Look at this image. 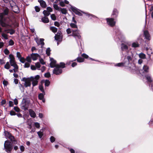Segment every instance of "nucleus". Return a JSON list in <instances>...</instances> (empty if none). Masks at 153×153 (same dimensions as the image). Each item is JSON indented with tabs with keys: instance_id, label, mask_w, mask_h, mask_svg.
<instances>
[{
	"instance_id": "3",
	"label": "nucleus",
	"mask_w": 153,
	"mask_h": 153,
	"mask_svg": "<svg viewBox=\"0 0 153 153\" xmlns=\"http://www.w3.org/2000/svg\"><path fill=\"white\" fill-rule=\"evenodd\" d=\"M8 58L10 59L9 62L10 65L14 68H17L18 65L16 63L15 58L13 55L12 54H10Z\"/></svg>"
},
{
	"instance_id": "25",
	"label": "nucleus",
	"mask_w": 153,
	"mask_h": 153,
	"mask_svg": "<svg viewBox=\"0 0 153 153\" xmlns=\"http://www.w3.org/2000/svg\"><path fill=\"white\" fill-rule=\"evenodd\" d=\"M42 21L44 23H48L49 22V20L48 18L45 16L42 17L41 19Z\"/></svg>"
},
{
	"instance_id": "40",
	"label": "nucleus",
	"mask_w": 153,
	"mask_h": 153,
	"mask_svg": "<svg viewBox=\"0 0 153 153\" xmlns=\"http://www.w3.org/2000/svg\"><path fill=\"white\" fill-rule=\"evenodd\" d=\"M50 84V82L48 80H46L45 81V86H48Z\"/></svg>"
},
{
	"instance_id": "20",
	"label": "nucleus",
	"mask_w": 153,
	"mask_h": 153,
	"mask_svg": "<svg viewBox=\"0 0 153 153\" xmlns=\"http://www.w3.org/2000/svg\"><path fill=\"white\" fill-rule=\"evenodd\" d=\"M31 57L33 60H36L39 57V55L36 53H33L31 55Z\"/></svg>"
},
{
	"instance_id": "53",
	"label": "nucleus",
	"mask_w": 153,
	"mask_h": 153,
	"mask_svg": "<svg viewBox=\"0 0 153 153\" xmlns=\"http://www.w3.org/2000/svg\"><path fill=\"white\" fill-rule=\"evenodd\" d=\"M53 7L56 10H59V7L56 4H54L53 5Z\"/></svg>"
},
{
	"instance_id": "52",
	"label": "nucleus",
	"mask_w": 153,
	"mask_h": 153,
	"mask_svg": "<svg viewBox=\"0 0 153 153\" xmlns=\"http://www.w3.org/2000/svg\"><path fill=\"white\" fill-rule=\"evenodd\" d=\"M50 141L51 143L53 142L55 140V138L53 136H51L50 137Z\"/></svg>"
},
{
	"instance_id": "6",
	"label": "nucleus",
	"mask_w": 153,
	"mask_h": 153,
	"mask_svg": "<svg viewBox=\"0 0 153 153\" xmlns=\"http://www.w3.org/2000/svg\"><path fill=\"white\" fill-rule=\"evenodd\" d=\"M35 40L36 42L38 45H41V48H42L45 45L44 42V39L43 38H40L39 39L38 37H36L35 39Z\"/></svg>"
},
{
	"instance_id": "4",
	"label": "nucleus",
	"mask_w": 153,
	"mask_h": 153,
	"mask_svg": "<svg viewBox=\"0 0 153 153\" xmlns=\"http://www.w3.org/2000/svg\"><path fill=\"white\" fill-rule=\"evenodd\" d=\"M72 34L69 36H71L74 37L76 40L80 39L81 36L79 34V30L78 29L75 30H72Z\"/></svg>"
},
{
	"instance_id": "43",
	"label": "nucleus",
	"mask_w": 153,
	"mask_h": 153,
	"mask_svg": "<svg viewBox=\"0 0 153 153\" xmlns=\"http://www.w3.org/2000/svg\"><path fill=\"white\" fill-rule=\"evenodd\" d=\"M34 125L35 126L36 128H40V124L38 122L35 123H34Z\"/></svg>"
},
{
	"instance_id": "36",
	"label": "nucleus",
	"mask_w": 153,
	"mask_h": 153,
	"mask_svg": "<svg viewBox=\"0 0 153 153\" xmlns=\"http://www.w3.org/2000/svg\"><path fill=\"white\" fill-rule=\"evenodd\" d=\"M51 51V50H50V48H48L46 50V53L48 55V56H49L50 54V52Z\"/></svg>"
},
{
	"instance_id": "5",
	"label": "nucleus",
	"mask_w": 153,
	"mask_h": 153,
	"mask_svg": "<svg viewBox=\"0 0 153 153\" xmlns=\"http://www.w3.org/2000/svg\"><path fill=\"white\" fill-rule=\"evenodd\" d=\"M22 81L25 82L24 85L25 87L30 86L31 85V77L30 78L24 77L22 79Z\"/></svg>"
},
{
	"instance_id": "47",
	"label": "nucleus",
	"mask_w": 153,
	"mask_h": 153,
	"mask_svg": "<svg viewBox=\"0 0 153 153\" xmlns=\"http://www.w3.org/2000/svg\"><path fill=\"white\" fill-rule=\"evenodd\" d=\"M19 59L20 61L22 63H24L25 62V59L24 57H22Z\"/></svg>"
},
{
	"instance_id": "22",
	"label": "nucleus",
	"mask_w": 153,
	"mask_h": 153,
	"mask_svg": "<svg viewBox=\"0 0 153 153\" xmlns=\"http://www.w3.org/2000/svg\"><path fill=\"white\" fill-rule=\"evenodd\" d=\"M30 114V116L33 118H35L36 117V114L34 111L32 109L29 110Z\"/></svg>"
},
{
	"instance_id": "8",
	"label": "nucleus",
	"mask_w": 153,
	"mask_h": 153,
	"mask_svg": "<svg viewBox=\"0 0 153 153\" xmlns=\"http://www.w3.org/2000/svg\"><path fill=\"white\" fill-rule=\"evenodd\" d=\"M39 75H37L34 78L31 77V82H32V85L33 86H34L37 85L38 83V80L39 78Z\"/></svg>"
},
{
	"instance_id": "38",
	"label": "nucleus",
	"mask_w": 153,
	"mask_h": 153,
	"mask_svg": "<svg viewBox=\"0 0 153 153\" xmlns=\"http://www.w3.org/2000/svg\"><path fill=\"white\" fill-rule=\"evenodd\" d=\"M139 56L140 58L142 59H145L146 58L145 55L142 53H140Z\"/></svg>"
},
{
	"instance_id": "21",
	"label": "nucleus",
	"mask_w": 153,
	"mask_h": 153,
	"mask_svg": "<svg viewBox=\"0 0 153 153\" xmlns=\"http://www.w3.org/2000/svg\"><path fill=\"white\" fill-rule=\"evenodd\" d=\"M146 50L147 51V54L149 56L152 54V51L151 48L150 47L149 48L147 47L146 48Z\"/></svg>"
},
{
	"instance_id": "16",
	"label": "nucleus",
	"mask_w": 153,
	"mask_h": 153,
	"mask_svg": "<svg viewBox=\"0 0 153 153\" xmlns=\"http://www.w3.org/2000/svg\"><path fill=\"white\" fill-rule=\"evenodd\" d=\"M11 8L12 10L15 13H19L20 12L19 8L16 5L11 6Z\"/></svg>"
},
{
	"instance_id": "44",
	"label": "nucleus",
	"mask_w": 153,
	"mask_h": 153,
	"mask_svg": "<svg viewBox=\"0 0 153 153\" xmlns=\"http://www.w3.org/2000/svg\"><path fill=\"white\" fill-rule=\"evenodd\" d=\"M58 33H57V34L55 36V39L56 40L59 41H60V35L58 34Z\"/></svg>"
},
{
	"instance_id": "12",
	"label": "nucleus",
	"mask_w": 153,
	"mask_h": 153,
	"mask_svg": "<svg viewBox=\"0 0 153 153\" xmlns=\"http://www.w3.org/2000/svg\"><path fill=\"white\" fill-rule=\"evenodd\" d=\"M71 9L76 14L79 16H82V14L79 11V10L76 8L74 7H71Z\"/></svg>"
},
{
	"instance_id": "37",
	"label": "nucleus",
	"mask_w": 153,
	"mask_h": 153,
	"mask_svg": "<svg viewBox=\"0 0 153 153\" xmlns=\"http://www.w3.org/2000/svg\"><path fill=\"white\" fill-rule=\"evenodd\" d=\"M1 36L5 39H8V36L7 35L4 33H1Z\"/></svg>"
},
{
	"instance_id": "54",
	"label": "nucleus",
	"mask_w": 153,
	"mask_h": 153,
	"mask_svg": "<svg viewBox=\"0 0 153 153\" xmlns=\"http://www.w3.org/2000/svg\"><path fill=\"white\" fill-rule=\"evenodd\" d=\"M45 76L46 77L48 78L51 76V74L49 73L48 72L45 74Z\"/></svg>"
},
{
	"instance_id": "27",
	"label": "nucleus",
	"mask_w": 153,
	"mask_h": 153,
	"mask_svg": "<svg viewBox=\"0 0 153 153\" xmlns=\"http://www.w3.org/2000/svg\"><path fill=\"white\" fill-rule=\"evenodd\" d=\"M50 29L54 33L56 32L57 31V29L55 27H50Z\"/></svg>"
},
{
	"instance_id": "7",
	"label": "nucleus",
	"mask_w": 153,
	"mask_h": 153,
	"mask_svg": "<svg viewBox=\"0 0 153 153\" xmlns=\"http://www.w3.org/2000/svg\"><path fill=\"white\" fill-rule=\"evenodd\" d=\"M127 64V67H126V68L129 70L131 72H133L136 69V67L134 64L133 63H128V64Z\"/></svg>"
},
{
	"instance_id": "64",
	"label": "nucleus",
	"mask_w": 153,
	"mask_h": 153,
	"mask_svg": "<svg viewBox=\"0 0 153 153\" xmlns=\"http://www.w3.org/2000/svg\"><path fill=\"white\" fill-rule=\"evenodd\" d=\"M9 105L10 107H12L13 106V102L12 101H9Z\"/></svg>"
},
{
	"instance_id": "29",
	"label": "nucleus",
	"mask_w": 153,
	"mask_h": 153,
	"mask_svg": "<svg viewBox=\"0 0 153 153\" xmlns=\"http://www.w3.org/2000/svg\"><path fill=\"white\" fill-rule=\"evenodd\" d=\"M10 66L11 65L10 64L9 62H6V64L4 65V68L6 69H8L10 68Z\"/></svg>"
},
{
	"instance_id": "23",
	"label": "nucleus",
	"mask_w": 153,
	"mask_h": 153,
	"mask_svg": "<svg viewBox=\"0 0 153 153\" xmlns=\"http://www.w3.org/2000/svg\"><path fill=\"white\" fill-rule=\"evenodd\" d=\"M38 1L39 2L41 7L44 8L46 7V4L45 1L42 0H38Z\"/></svg>"
},
{
	"instance_id": "51",
	"label": "nucleus",
	"mask_w": 153,
	"mask_h": 153,
	"mask_svg": "<svg viewBox=\"0 0 153 153\" xmlns=\"http://www.w3.org/2000/svg\"><path fill=\"white\" fill-rule=\"evenodd\" d=\"M47 10L50 13L53 11L52 9L50 7H48L47 8Z\"/></svg>"
},
{
	"instance_id": "11",
	"label": "nucleus",
	"mask_w": 153,
	"mask_h": 153,
	"mask_svg": "<svg viewBox=\"0 0 153 153\" xmlns=\"http://www.w3.org/2000/svg\"><path fill=\"white\" fill-rule=\"evenodd\" d=\"M107 24L111 27H113L115 25L116 22L114 21V19L113 18H107L106 19Z\"/></svg>"
},
{
	"instance_id": "56",
	"label": "nucleus",
	"mask_w": 153,
	"mask_h": 153,
	"mask_svg": "<svg viewBox=\"0 0 153 153\" xmlns=\"http://www.w3.org/2000/svg\"><path fill=\"white\" fill-rule=\"evenodd\" d=\"M30 64L29 63L25 62V64L24 67L25 68H28L29 67Z\"/></svg>"
},
{
	"instance_id": "9",
	"label": "nucleus",
	"mask_w": 153,
	"mask_h": 153,
	"mask_svg": "<svg viewBox=\"0 0 153 153\" xmlns=\"http://www.w3.org/2000/svg\"><path fill=\"white\" fill-rule=\"evenodd\" d=\"M5 135L6 137L9 139H10L11 142H13V143H16V141L15 140V138L10 133L7 132L5 133Z\"/></svg>"
},
{
	"instance_id": "63",
	"label": "nucleus",
	"mask_w": 153,
	"mask_h": 153,
	"mask_svg": "<svg viewBox=\"0 0 153 153\" xmlns=\"http://www.w3.org/2000/svg\"><path fill=\"white\" fill-rule=\"evenodd\" d=\"M10 32H9L10 34H13L15 32V31L13 29L9 30Z\"/></svg>"
},
{
	"instance_id": "17",
	"label": "nucleus",
	"mask_w": 153,
	"mask_h": 153,
	"mask_svg": "<svg viewBox=\"0 0 153 153\" xmlns=\"http://www.w3.org/2000/svg\"><path fill=\"white\" fill-rule=\"evenodd\" d=\"M127 64L126 63V62L119 63H118L116 64L115 66H118L119 67H127Z\"/></svg>"
},
{
	"instance_id": "14",
	"label": "nucleus",
	"mask_w": 153,
	"mask_h": 153,
	"mask_svg": "<svg viewBox=\"0 0 153 153\" xmlns=\"http://www.w3.org/2000/svg\"><path fill=\"white\" fill-rule=\"evenodd\" d=\"M145 77H146L148 82L152 83L151 87L152 89H153V82L151 75L150 74H148L146 75Z\"/></svg>"
},
{
	"instance_id": "13",
	"label": "nucleus",
	"mask_w": 153,
	"mask_h": 153,
	"mask_svg": "<svg viewBox=\"0 0 153 153\" xmlns=\"http://www.w3.org/2000/svg\"><path fill=\"white\" fill-rule=\"evenodd\" d=\"M127 54L128 56L126 57V58L128 60V62H126V63L128 64V63H130L129 62L131 61L133 55L131 52H128Z\"/></svg>"
},
{
	"instance_id": "41",
	"label": "nucleus",
	"mask_w": 153,
	"mask_h": 153,
	"mask_svg": "<svg viewBox=\"0 0 153 153\" xmlns=\"http://www.w3.org/2000/svg\"><path fill=\"white\" fill-rule=\"evenodd\" d=\"M37 134H38L40 138H42L43 135V133L41 131H39L37 132Z\"/></svg>"
},
{
	"instance_id": "60",
	"label": "nucleus",
	"mask_w": 153,
	"mask_h": 153,
	"mask_svg": "<svg viewBox=\"0 0 153 153\" xmlns=\"http://www.w3.org/2000/svg\"><path fill=\"white\" fill-rule=\"evenodd\" d=\"M82 56L85 58L87 59L88 57V56L85 53H83Z\"/></svg>"
},
{
	"instance_id": "42",
	"label": "nucleus",
	"mask_w": 153,
	"mask_h": 153,
	"mask_svg": "<svg viewBox=\"0 0 153 153\" xmlns=\"http://www.w3.org/2000/svg\"><path fill=\"white\" fill-rule=\"evenodd\" d=\"M57 1H59L60 2V5L62 7H64L65 5L64 3L62 1V0H56Z\"/></svg>"
},
{
	"instance_id": "46",
	"label": "nucleus",
	"mask_w": 153,
	"mask_h": 153,
	"mask_svg": "<svg viewBox=\"0 0 153 153\" xmlns=\"http://www.w3.org/2000/svg\"><path fill=\"white\" fill-rule=\"evenodd\" d=\"M26 60L29 62L30 63L31 61V57L28 56L26 58Z\"/></svg>"
},
{
	"instance_id": "61",
	"label": "nucleus",
	"mask_w": 153,
	"mask_h": 153,
	"mask_svg": "<svg viewBox=\"0 0 153 153\" xmlns=\"http://www.w3.org/2000/svg\"><path fill=\"white\" fill-rule=\"evenodd\" d=\"M3 84L4 85L6 86L8 84V82L7 81L4 80L3 81Z\"/></svg>"
},
{
	"instance_id": "28",
	"label": "nucleus",
	"mask_w": 153,
	"mask_h": 153,
	"mask_svg": "<svg viewBox=\"0 0 153 153\" xmlns=\"http://www.w3.org/2000/svg\"><path fill=\"white\" fill-rule=\"evenodd\" d=\"M143 69L144 72H149V68L148 66L145 65L143 67Z\"/></svg>"
},
{
	"instance_id": "62",
	"label": "nucleus",
	"mask_w": 153,
	"mask_h": 153,
	"mask_svg": "<svg viewBox=\"0 0 153 153\" xmlns=\"http://www.w3.org/2000/svg\"><path fill=\"white\" fill-rule=\"evenodd\" d=\"M20 149L21 151L22 152L24 151L25 150V147L22 146H20Z\"/></svg>"
},
{
	"instance_id": "50",
	"label": "nucleus",
	"mask_w": 153,
	"mask_h": 153,
	"mask_svg": "<svg viewBox=\"0 0 153 153\" xmlns=\"http://www.w3.org/2000/svg\"><path fill=\"white\" fill-rule=\"evenodd\" d=\"M16 56L19 59L22 57L20 53L18 52L16 53Z\"/></svg>"
},
{
	"instance_id": "48",
	"label": "nucleus",
	"mask_w": 153,
	"mask_h": 153,
	"mask_svg": "<svg viewBox=\"0 0 153 153\" xmlns=\"http://www.w3.org/2000/svg\"><path fill=\"white\" fill-rule=\"evenodd\" d=\"M4 52L6 55H8L10 53L9 51L7 49V48H6L4 49Z\"/></svg>"
},
{
	"instance_id": "2",
	"label": "nucleus",
	"mask_w": 153,
	"mask_h": 153,
	"mask_svg": "<svg viewBox=\"0 0 153 153\" xmlns=\"http://www.w3.org/2000/svg\"><path fill=\"white\" fill-rule=\"evenodd\" d=\"M4 149L8 153H10L13 149V146L11 142L8 140L5 141L4 145Z\"/></svg>"
},
{
	"instance_id": "24",
	"label": "nucleus",
	"mask_w": 153,
	"mask_h": 153,
	"mask_svg": "<svg viewBox=\"0 0 153 153\" xmlns=\"http://www.w3.org/2000/svg\"><path fill=\"white\" fill-rule=\"evenodd\" d=\"M38 98L40 100H42L43 102H45V100L44 98V96L43 94L40 93L38 95Z\"/></svg>"
},
{
	"instance_id": "34",
	"label": "nucleus",
	"mask_w": 153,
	"mask_h": 153,
	"mask_svg": "<svg viewBox=\"0 0 153 153\" xmlns=\"http://www.w3.org/2000/svg\"><path fill=\"white\" fill-rule=\"evenodd\" d=\"M35 66L36 67V68L38 70H39L40 69V68L41 65L39 62H38L36 63H35Z\"/></svg>"
},
{
	"instance_id": "49",
	"label": "nucleus",
	"mask_w": 153,
	"mask_h": 153,
	"mask_svg": "<svg viewBox=\"0 0 153 153\" xmlns=\"http://www.w3.org/2000/svg\"><path fill=\"white\" fill-rule=\"evenodd\" d=\"M14 42L13 41L12 39L10 40L9 42V45L12 46L14 45Z\"/></svg>"
},
{
	"instance_id": "18",
	"label": "nucleus",
	"mask_w": 153,
	"mask_h": 153,
	"mask_svg": "<svg viewBox=\"0 0 153 153\" xmlns=\"http://www.w3.org/2000/svg\"><path fill=\"white\" fill-rule=\"evenodd\" d=\"M144 35L145 38L148 40H150L151 39V37L150 34L147 30L144 31Z\"/></svg>"
},
{
	"instance_id": "26",
	"label": "nucleus",
	"mask_w": 153,
	"mask_h": 153,
	"mask_svg": "<svg viewBox=\"0 0 153 153\" xmlns=\"http://www.w3.org/2000/svg\"><path fill=\"white\" fill-rule=\"evenodd\" d=\"M118 12L116 9H114L113 10V13L112 15L114 16V17H117L118 15Z\"/></svg>"
},
{
	"instance_id": "10",
	"label": "nucleus",
	"mask_w": 153,
	"mask_h": 153,
	"mask_svg": "<svg viewBox=\"0 0 153 153\" xmlns=\"http://www.w3.org/2000/svg\"><path fill=\"white\" fill-rule=\"evenodd\" d=\"M62 72V69L60 68L59 65H57L55 67L53 71V73L56 75L61 74Z\"/></svg>"
},
{
	"instance_id": "1",
	"label": "nucleus",
	"mask_w": 153,
	"mask_h": 153,
	"mask_svg": "<svg viewBox=\"0 0 153 153\" xmlns=\"http://www.w3.org/2000/svg\"><path fill=\"white\" fill-rule=\"evenodd\" d=\"M8 12L9 9L7 8L0 14V24L3 27H7L10 26V22H11L10 19L9 18L5 19V16L8 14Z\"/></svg>"
},
{
	"instance_id": "31",
	"label": "nucleus",
	"mask_w": 153,
	"mask_h": 153,
	"mask_svg": "<svg viewBox=\"0 0 153 153\" xmlns=\"http://www.w3.org/2000/svg\"><path fill=\"white\" fill-rule=\"evenodd\" d=\"M77 61L79 62H82L84 61V59L80 57H78L76 59Z\"/></svg>"
},
{
	"instance_id": "32",
	"label": "nucleus",
	"mask_w": 153,
	"mask_h": 153,
	"mask_svg": "<svg viewBox=\"0 0 153 153\" xmlns=\"http://www.w3.org/2000/svg\"><path fill=\"white\" fill-rule=\"evenodd\" d=\"M44 15L45 16L47 17L50 14V13L47 10H44L43 12Z\"/></svg>"
},
{
	"instance_id": "33",
	"label": "nucleus",
	"mask_w": 153,
	"mask_h": 153,
	"mask_svg": "<svg viewBox=\"0 0 153 153\" xmlns=\"http://www.w3.org/2000/svg\"><path fill=\"white\" fill-rule=\"evenodd\" d=\"M51 19L53 21H55L56 19V17L54 14H52L51 15Z\"/></svg>"
},
{
	"instance_id": "55",
	"label": "nucleus",
	"mask_w": 153,
	"mask_h": 153,
	"mask_svg": "<svg viewBox=\"0 0 153 153\" xmlns=\"http://www.w3.org/2000/svg\"><path fill=\"white\" fill-rule=\"evenodd\" d=\"M54 25L55 26L58 27H59L60 26V24L59 23L57 22H55L54 23Z\"/></svg>"
},
{
	"instance_id": "58",
	"label": "nucleus",
	"mask_w": 153,
	"mask_h": 153,
	"mask_svg": "<svg viewBox=\"0 0 153 153\" xmlns=\"http://www.w3.org/2000/svg\"><path fill=\"white\" fill-rule=\"evenodd\" d=\"M39 89L43 92H44V90L43 87L42 86H40L39 87Z\"/></svg>"
},
{
	"instance_id": "19",
	"label": "nucleus",
	"mask_w": 153,
	"mask_h": 153,
	"mask_svg": "<svg viewBox=\"0 0 153 153\" xmlns=\"http://www.w3.org/2000/svg\"><path fill=\"white\" fill-rule=\"evenodd\" d=\"M121 48L122 51H127L128 49V47L126 44L122 43L121 45Z\"/></svg>"
},
{
	"instance_id": "39",
	"label": "nucleus",
	"mask_w": 153,
	"mask_h": 153,
	"mask_svg": "<svg viewBox=\"0 0 153 153\" xmlns=\"http://www.w3.org/2000/svg\"><path fill=\"white\" fill-rule=\"evenodd\" d=\"M60 68H63L65 67V64L62 62H61L60 65H58Z\"/></svg>"
},
{
	"instance_id": "15",
	"label": "nucleus",
	"mask_w": 153,
	"mask_h": 153,
	"mask_svg": "<svg viewBox=\"0 0 153 153\" xmlns=\"http://www.w3.org/2000/svg\"><path fill=\"white\" fill-rule=\"evenodd\" d=\"M51 62L50 63V66L51 68H53L57 66L56 64V61L53 59L51 58L50 59Z\"/></svg>"
},
{
	"instance_id": "35",
	"label": "nucleus",
	"mask_w": 153,
	"mask_h": 153,
	"mask_svg": "<svg viewBox=\"0 0 153 153\" xmlns=\"http://www.w3.org/2000/svg\"><path fill=\"white\" fill-rule=\"evenodd\" d=\"M139 45L138 43L137 42H133L132 44V46L133 47L136 48L137 47L139 46Z\"/></svg>"
},
{
	"instance_id": "57",
	"label": "nucleus",
	"mask_w": 153,
	"mask_h": 153,
	"mask_svg": "<svg viewBox=\"0 0 153 153\" xmlns=\"http://www.w3.org/2000/svg\"><path fill=\"white\" fill-rule=\"evenodd\" d=\"M14 110L17 112H19L20 111L19 108L17 107H14Z\"/></svg>"
},
{
	"instance_id": "45",
	"label": "nucleus",
	"mask_w": 153,
	"mask_h": 153,
	"mask_svg": "<svg viewBox=\"0 0 153 153\" xmlns=\"http://www.w3.org/2000/svg\"><path fill=\"white\" fill-rule=\"evenodd\" d=\"M61 11L62 14H66V13L67 11L65 9L61 8Z\"/></svg>"
},
{
	"instance_id": "30",
	"label": "nucleus",
	"mask_w": 153,
	"mask_h": 153,
	"mask_svg": "<svg viewBox=\"0 0 153 153\" xmlns=\"http://www.w3.org/2000/svg\"><path fill=\"white\" fill-rule=\"evenodd\" d=\"M70 26L72 28L78 29L77 26L75 23H71L70 24Z\"/></svg>"
},
{
	"instance_id": "59",
	"label": "nucleus",
	"mask_w": 153,
	"mask_h": 153,
	"mask_svg": "<svg viewBox=\"0 0 153 153\" xmlns=\"http://www.w3.org/2000/svg\"><path fill=\"white\" fill-rule=\"evenodd\" d=\"M66 32L68 34H69L71 33V31L70 28H68L66 30Z\"/></svg>"
}]
</instances>
